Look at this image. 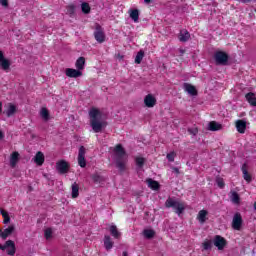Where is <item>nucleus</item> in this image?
Wrapping results in <instances>:
<instances>
[{
  "label": "nucleus",
  "instance_id": "e433bc0d",
  "mask_svg": "<svg viewBox=\"0 0 256 256\" xmlns=\"http://www.w3.org/2000/svg\"><path fill=\"white\" fill-rule=\"evenodd\" d=\"M202 247L205 251H209V249H212L213 247V241L211 240H205L203 243H202Z\"/></svg>",
  "mask_w": 256,
  "mask_h": 256
},
{
  "label": "nucleus",
  "instance_id": "4468645a",
  "mask_svg": "<svg viewBox=\"0 0 256 256\" xmlns=\"http://www.w3.org/2000/svg\"><path fill=\"white\" fill-rule=\"evenodd\" d=\"M7 117H13L17 113V106L13 103H8V108L3 112Z\"/></svg>",
  "mask_w": 256,
  "mask_h": 256
},
{
  "label": "nucleus",
  "instance_id": "6ab92c4d",
  "mask_svg": "<svg viewBox=\"0 0 256 256\" xmlns=\"http://www.w3.org/2000/svg\"><path fill=\"white\" fill-rule=\"evenodd\" d=\"M13 231H15V226L10 225L8 228L4 229L3 232L0 230V237H2V239H7Z\"/></svg>",
  "mask_w": 256,
  "mask_h": 256
},
{
  "label": "nucleus",
  "instance_id": "4c0bfd02",
  "mask_svg": "<svg viewBox=\"0 0 256 256\" xmlns=\"http://www.w3.org/2000/svg\"><path fill=\"white\" fill-rule=\"evenodd\" d=\"M92 180L94 181V183H101L103 181V177L99 174H93Z\"/></svg>",
  "mask_w": 256,
  "mask_h": 256
},
{
  "label": "nucleus",
  "instance_id": "aec40b11",
  "mask_svg": "<svg viewBox=\"0 0 256 256\" xmlns=\"http://www.w3.org/2000/svg\"><path fill=\"white\" fill-rule=\"evenodd\" d=\"M114 242L111 241V236L105 235L104 236V247L106 251H111L113 249Z\"/></svg>",
  "mask_w": 256,
  "mask_h": 256
},
{
  "label": "nucleus",
  "instance_id": "09e8293b",
  "mask_svg": "<svg viewBox=\"0 0 256 256\" xmlns=\"http://www.w3.org/2000/svg\"><path fill=\"white\" fill-rule=\"evenodd\" d=\"M172 169H173L174 173H177V175H179V168L173 167Z\"/></svg>",
  "mask_w": 256,
  "mask_h": 256
},
{
  "label": "nucleus",
  "instance_id": "f3484780",
  "mask_svg": "<svg viewBox=\"0 0 256 256\" xmlns=\"http://www.w3.org/2000/svg\"><path fill=\"white\" fill-rule=\"evenodd\" d=\"M17 163H19V152L15 151L10 156V167L15 169V167H17Z\"/></svg>",
  "mask_w": 256,
  "mask_h": 256
},
{
  "label": "nucleus",
  "instance_id": "f704fd0d",
  "mask_svg": "<svg viewBox=\"0 0 256 256\" xmlns=\"http://www.w3.org/2000/svg\"><path fill=\"white\" fill-rule=\"evenodd\" d=\"M143 235L146 239H153L155 237V230L145 229Z\"/></svg>",
  "mask_w": 256,
  "mask_h": 256
},
{
  "label": "nucleus",
  "instance_id": "ea45409f",
  "mask_svg": "<svg viewBox=\"0 0 256 256\" xmlns=\"http://www.w3.org/2000/svg\"><path fill=\"white\" fill-rule=\"evenodd\" d=\"M44 235L46 239H51L53 236V230L51 228H47L44 232Z\"/></svg>",
  "mask_w": 256,
  "mask_h": 256
},
{
  "label": "nucleus",
  "instance_id": "de8ad7c7",
  "mask_svg": "<svg viewBox=\"0 0 256 256\" xmlns=\"http://www.w3.org/2000/svg\"><path fill=\"white\" fill-rule=\"evenodd\" d=\"M239 3H251V0H237Z\"/></svg>",
  "mask_w": 256,
  "mask_h": 256
},
{
  "label": "nucleus",
  "instance_id": "9b49d317",
  "mask_svg": "<svg viewBox=\"0 0 256 256\" xmlns=\"http://www.w3.org/2000/svg\"><path fill=\"white\" fill-rule=\"evenodd\" d=\"M65 73L67 77H70L73 79H77V77L83 76V72H81L79 69L67 68Z\"/></svg>",
  "mask_w": 256,
  "mask_h": 256
},
{
  "label": "nucleus",
  "instance_id": "a19ab883",
  "mask_svg": "<svg viewBox=\"0 0 256 256\" xmlns=\"http://www.w3.org/2000/svg\"><path fill=\"white\" fill-rule=\"evenodd\" d=\"M67 13L68 15H75V5H69L67 6Z\"/></svg>",
  "mask_w": 256,
  "mask_h": 256
},
{
  "label": "nucleus",
  "instance_id": "9d476101",
  "mask_svg": "<svg viewBox=\"0 0 256 256\" xmlns=\"http://www.w3.org/2000/svg\"><path fill=\"white\" fill-rule=\"evenodd\" d=\"M78 165H80V167H82V168L87 167V160H85V146H81L79 148Z\"/></svg>",
  "mask_w": 256,
  "mask_h": 256
},
{
  "label": "nucleus",
  "instance_id": "dca6fc26",
  "mask_svg": "<svg viewBox=\"0 0 256 256\" xmlns=\"http://www.w3.org/2000/svg\"><path fill=\"white\" fill-rule=\"evenodd\" d=\"M236 129L238 133H245V130L247 129V122L245 120H237L236 121Z\"/></svg>",
  "mask_w": 256,
  "mask_h": 256
},
{
  "label": "nucleus",
  "instance_id": "412c9836",
  "mask_svg": "<svg viewBox=\"0 0 256 256\" xmlns=\"http://www.w3.org/2000/svg\"><path fill=\"white\" fill-rule=\"evenodd\" d=\"M221 129H223V125H221L215 121H211L208 124L209 131H221Z\"/></svg>",
  "mask_w": 256,
  "mask_h": 256
},
{
  "label": "nucleus",
  "instance_id": "b1692460",
  "mask_svg": "<svg viewBox=\"0 0 256 256\" xmlns=\"http://www.w3.org/2000/svg\"><path fill=\"white\" fill-rule=\"evenodd\" d=\"M190 37H191V34H189V31L182 30L179 35V41H181L182 43H187Z\"/></svg>",
  "mask_w": 256,
  "mask_h": 256
},
{
  "label": "nucleus",
  "instance_id": "a18cd8bd",
  "mask_svg": "<svg viewBox=\"0 0 256 256\" xmlns=\"http://www.w3.org/2000/svg\"><path fill=\"white\" fill-rule=\"evenodd\" d=\"M2 7H9V0H0Z\"/></svg>",
  "mask_w": 256,
  "mask_h": 256
},
{
  "label": "nucleus",
  "instance_id": "0eeeda50",
  "mask_svg": "<svg viewBox=\"0 0 256 256\" xmlns=\"http://www.w3.org/2000/svg\"><path fill=\"white\" fill-rule=\"evenodd\" d=\"M213 245H215L218 251H223L227 247V240L221 235L214 236Z\"/></svg>",
  "mask_w": 256,
  "mask_h": 256
},
{
  "label": "nucleus",
  "instance_id": "a878e982",
  "mask_svg": "<svg viewBox=\"0 0 256 256\" xmlns=\"http://www.w3.org/2000/svg\"><path fill=\"white\" fill-rule=\"evenodd\" d=\"M130 18L134 21V23H139V10L138 9H132L129 11Z\"/></svg>",
  "mask_w": 256,
  "mask_h": 256
},
{
  "label": "nucleus",
  "instance_id": "49530a36",
  "mask_svg": "<svg viewBox=\"0 0 256 256\" xmlns=\"http://www.w3.org/2000/svg\"><path fill=\"white\" fill-rule=\"evenodd\" d=\"M5 56L3 55V51H0V63L1 61H4Z\"/></svg>",
  "mask_w": 256,
  "mask_h": 256
},
{
  "label": "nucleus",
  "instance_id": "2eb2a0df",
  "mask_svg": "<svg viewBox=\"0 0 256 256\" xmlns=\"http://www.w3.org/2000/svg\"><path fill=\"white\" fill-rule=\"evenodd\" d=\"M34 163H36V165H38L39 167H41V165H43V163H45V155L43 154V152L38 151L34 157Z\"/></svg>",
  "mask_w": 256,
  "mask_h": 256
},
{
  "label": "nucleus",
  "instance_id": "6e6d98bb",
  "mask_svg": "<svg viewBox=\"0 0 256 256\" xmlns=\"http://www.w3.org/2000/svg\"><path fill=\"white\" fill-rule=\"evenodd\" d=\"M254 211H256V202H254Z\"/></svg>",
  "mask_w": 256,
  "mask_h": 256
},
{
  "label": "nucleus",
  "instance_id": "4be33fe9",
  "mask_svg": "<svg viewBox=\"0 0 256 256\" xmlns=\"http://www.w3.org/2000/svg\"><path fill=\"white\" fill-rule=\"evenodd\" d=\"M242 173H243V178L247 183H251L253 181V178L251 177V174H249V171H247V164L242 165Z\"/></svg>",
  "mask_w": 256,
  "mask_h": 256
},
{
  "label": "nucleus",
  "instance_id": "cd10ccee",
  "mask_svg": "<svg viewBox=\"0 0 256 256\" xmlns=\"http://www.w3.org/2000/svg\"><path fill=\"white\" fill-rule=\"evenodd\" d=\"M230 199L232 203H235L236 205H239V203H241V198L239 197V193H237L236 191L231 192Z\"/></svg>",
  "mask_w": 256,
  "mask_h": 256
},
{
  "label": "nucleus",
  "instance_id": "39448f33",
  "mask_svg": "<svg viewBox=\"0 0 256 256\" xmlns=\"http://www.w3.org/2000/svg\"><path fill=\"white\" fill-rule=\"evenodd\" d=\"M5 249H8L7 255H15L17 251V248L15 247V242L13 240H7L4 245L0 244V250L5 251Z\"/></svg>",
  "mask_w": 256,
  "mask_h": 256
},
{
  "label": "nucleus",
  "instance_id": "3c124183",
  "mask_svg": "<svg viewBox=\"0 0 256 256\" xmlns=\"http://www.w3.org/2000/svg\"><path fill=\"white\" fill-rule=\"evenodd\" d=\"M5 138V134H3V131L0 130V141L1 139H4Z\"/></svg>",
  "mask_w": 256,
  "mask_h": 256
},
{
  "label": "nucleus",
  "instance_id": "79ce46f5",
  "mask_svg": "<svg viewBox=\"0 0 256 256\" xmlns=\"http://www.w3.org/2000/svg\"><path fill=\"white\" fill-rule=\"evenodd\" d=\"M188 133H189L190 135H193V137H195V135H197V133H199V129H197V127L188 128Z\"/></svg>",
  "mask_w": 256,
  "mask_h": 256
},
{
  "label": "nucleus",
  "instance_id": "6e6552de",
  "mask_svg": "<svg viewBox=\"0 0 256 256\" xmlns=\"http://www.w3.org/2000/svg\"><path fill=\"white\" fill-rule=\"evenodd\" d=\"M243 225V217L241 216V213L237 212L232 220V228L235 229V231H241V226Z\"/></svg>",
  "mask_w": 256,
  "mask_h": 256
},
{
  "label": "nucleus",
  "instance_id": "c756f323",
  "mask_svg": "<svg viewBox=\"0 0 256 256\" xmlns=\"http://www.w3.org/2000/svg\"><path fill=\"white\" fill-rule=\"evenodd\" d=\"M77 197H79V184L74 182L72 184V199H77Z\"/></svg>",
  "mask_w": 256,
  "mask_h": 256
},
{
  "label": "nucleus",
  "instance_id": "c03bdc74",
  "mask_svg": "<svg viewBox=\"0 0 256 256\" xmlns=\"http://www.w3.org/2000/svg\"><path fill=\"white\" fill-rule=\"evenodd\" d=\"M175 152H170V153H168L167 154V159H168V161H170L171 163H173V161H175Z\"/></svg>",
  "mask_w": 256,
  "mask_h": 256
},
{
  "label": "nucleus",
  "instance_id": "5fc2aeb1",
  "mask_svg": "<svg viewBox=\"0 0 256 256\" xmlns=\"http://www.w3.org/2000/svg\"><path fill=\"white\" fill-rule=\"evenodd\" d=\"M181 55L185 53V50H180Z\"/></svg>",
  "mask_w": 256,
  "mask_h": 256
},
{
  "label": "nucleus",
  "instance_id": "2f4dec72",
  "mask_svg": "<svg viewBox=\"0 0 256 256\" xmlns=\"http://www.w3.org/2000/svg\"><path fill=\"white\" fill-rule=\"evenodd\" d=\"M40 116L43 119V121H49V119H51V117L49 115V110H47V108L41 109Z\"/></svg>",
  "mask_w": 256,
  "mask_h": 256
},
{
  "label": "nucleus",
  "instance_id": "1a4fd4ad",
  "mask_svg": "<svg viewBox=\"0 0 256 256\" xmlns=\"http://www.w3.org/2000/svg\"><path fill=\"white\" fill-rule=\"evenodd\" d=\"M94 37L98 43H103L105 41V32L99 24L96 25Z\"/></svg>",
  "mask_w": 256,
  "mask_h": 256
},
{
  "label": "nucleus",
  "instance_id": "72a5a7b5",
  "mask_svg": "<svg viewBox=\"0 0 256 256\" xmlns=\"http://www.w3.org/2000/svg\"><path fill=\"white\" fill-rule=\"evenodd\" d=\"M0 65L2 67V69L4 71H9L10 67H11V62L9 60H7L6 58H4L1 62Z\"/></svg>",
  "mask_w": 256,
  "mask_h": 256
},
{
  "label": "nucleus",
  "instance_id": "ddd939ff",
  "mask_svg": "<svg viewBox=\"0 0 256 256\" xmlns=\"http://www.w3.org/2000/svg\"><path fill=\"white\" fill-rule=\"evenodd\" d=\"M183 89L186 93H188V95H191L192 97L197 96V88H195V86H193L192 84L184 83Z\"/></svg>",
  "mask_w": 256,
  "mask_h": 256
},
{
  "label": "nucleus",
  "instance_id": "20e7f679",
  "mask_svg": "<svg viewBox=\"0 0 256 256\" xmlns=\"http://www.w3.org/2000/svg\"><path fill=\"white\" fill-rule=\"evenodd\" d=\"M214 61L216 65H227L229 63V54L223 51H216L214 53Z\"/></svg>",
  "mask_w": 256,
  "mask_h": 256
},
{
  "label": "nucleus",
  "instance_id": "bb28decb",
  "mask_svg": "<svg viewBox=\"0 0 256 256\" xmlns=\"http://www.w3.org/2000/svg\"><path fill=\"white\" fill-rule=\"evenodd\" d=\"M75 65L76 69L83 71V69H85V57H79Z\"/></svg>",
  "mask_w": 256,
  "mask_h": 256
},
{
  "label": "nucleus",
  "instance_id": "393cba45",
  "mask_svg": "<svg viewBox=\"0 0 256 256\" xmlns=\"http://www.w3.org/2000/svg\"><path fill=\"white\" fill-rule=\"evenodd\" d=\"M207 210H200L197 219L200 223H205L207 221Z\"/></svg>",
  "mask_w": 256,
  "mask_h": 256
},
{
  "label": "nucleus",
  "instance_id": "5701e85b",
  "mask_svg": "<svg viewBox=\"0 0 256 256\" xmlns=\"http://www.w3.org/2000/svg\"><path fill=\"white\" fill-rule=\"evenodd\" d=\"M246 100L252 107H256V96L255 93L249 92L245 95Z\"/></svg>",
  "mask_w": 256,
  "mask_h": 256
},
{
  "label": "nucleus",
  "instance_id": "c85d7f7f",
  "mask_svg": "<svg viewBox=\"0 0 256 256\" xmlns=\"http://www.w3.org/2000/svg\"><path fill=\"white\" fill-rule=\"evenodd\" d=\"M110 233L114 239H119V237H121V232L117 230V226L115 225L110 226Z\"/></svg>",
  "mask_w": 256,
  "mask_h": 256
},
{
  "label": "nucleus",
  "instance_id": "58836bf2",
  "mask_svg": "<svg viewBox=\"0 0 256 256\" xmlns=\"http://www.w3.org/2000/svg\"><path fill=\"white\" fill-rule=\"evenodd\" d=\"M136 165L140 168L143 167V165H145V158L143 157L136 158Z\"/></svg>",
  "mask_w": 256,
  "mask_h": 256
},
{
  "label": "nucleus",
  "instance_id": "423d86ee",
  "mask_svg": "<svg viewBox=\"0 0 256 256\" xmlns=\"http://www.w3.org/2000/svg\"><path fill=\"white\" fill-rule=\"evenodd\" d=\"M71 168V165L69 162L65 160H60L56 162V170L60 175H65V173H69V169Z\"/></svg>",
  "mask_w": 256,
  "mask_h": 256
},
{
  "label": "nucleus",
  "instance_id": "473e14b6",
  "mask_svg": "<svg viewBox=\"0 0 256 256\" xmlns=\"http://www.w3.org/2000/svg\"><path fill=\"white\" fill-rule=\"evenodd\" d=\"M81 9L82 13H84L85 15H89V13H91V6H89V3L87 2H83L81 4Z\"/></svg>",
  "mask_w": 256,
  "mask_h": 256
},
{
  "label": "nucleus",
  "instance_id": "a211bd4d",
  "mask_svg": "<svg viewBox=\"0 0 256 256\" xmlns=\"http://www.w3.org/2000/svg\"><path fill=\"white\" fill-rule=\"evenodd\" d=\"M146 183H147V185H148V187H149L150 189H153V191H159V189H160V187H161V185L159 184V182H157V181H155V180H153V179H151V178H148V179L146 180Z\"/></svg>",
  "mask_w": 256,
  "mask_h": 256
},
{
  "label": "nucleus",
  "instance_id": "864d4df0",
  "mask_svg": "<svg viewBox=\"0 0 256 256\" xmlns=\"http://www.w3.org/2000/svg\"><path fill=\"white\" fill-rule=\"evenodd\" d=\"M144 3H151V0H144Z\"/></svg>",
  "mask_w": 256,
  "mask_h": 256
},
{
  "label": "nucleus",
  "instance_id": "f257e3e1",
  "mask_svg": "<svg viewBox=\"0 0 256 256\" xmlns=\"http://www.w3.org/2000/svg\"><path fill=\"white\" fill-rule=\"evenodd\" d=\"M88 115L90 119V127L94 133H101V131L107 127V122L102 120L103 113H101V110L98 108H90Z\"/></svg>",
  "mask_w": 256,
  "mask_h": 256
},
{
  "label": "nucleus",
  "instance_id": "f03ea898",
  "mask_svg": "<svg viewBox=\"0 0 256 256\" xmlns=\"http://www.w3.org/2000/svg\"><path fill=\"white\" fill-rule=\"evenodd\" d=\"M114 153L116 157V167L123 173V171H125V165H127V152H125L123 145L118 144L114 148Z\"/></svg>",
  "mask_w": 256,
  "mask_h": 256
},
{
  "label": "nucleus",
  "instance_id": "8fccbe9b",
  "mask_svg": "<svg viewBox=\"0 0 256 256\" xmlns=\"http://www.w3.org/2000/svg\"><path fill=\"white\" fill-rule=\"evenodd\" d=\"M3 113V102L0 101V115Z\"/></svg>",
  "mask_w": 256,
  "mask_h": 256
},
{
  "label": "nucleus",
  "instance_id": "603ef678",
  "mask_svg": "<svg viewBox=\"0 0 256 256\" xmlns=\"http://www.w3.org/2000/svg\"><path fill=\"white\" fill-rule=\"evenodd\" d=\"M122 256H129V254L127 253V251H124Z\"/></svg>",
  "mask_w": 256,
  "mask_h": 256
},
{
  "label": "nucleus",
  "instance_id": "f8f14e48",
  "mask_svg": "<svg viewBox=\"0 0 256 256\" xmlns=\"http://www.w3.org/2000/svg\"><path fill=\"white\" fill-rule=\"evenodd\" d=\"M144 104L146 105V107L152 108L157 105V98H155L153 94H148L144 98Z\"/></svg>",
  "mask_w": 256,
  "mask_h": 256
},
{
  "label": "nucleus",
  "instance_id": "37998d69",
  "mask_svg": "<svg viewBox=\"0 0 256 256\" xmlns=\"http://www.w3.org/2000/svg\"><path fill=\"white\" fill-rule=\"evenodd\" d=\"M216 183L220 189H223V187H225V182L223 181V178H217Z\"/></svg>",
  "mask_w": 256,
  "mask_h": 256
},
{
  "label": "nucleus",
  "instance_id": "7ed1b4c3",
  "mask_svg": "<svg viewBox=\"0 0 256 256\" xmlns=\"http://www.w3.org/2000/svg\"><path fill=\"white\" fill-rule=\"evenodd\" d=\"M165 207L167 209H174L177 215H181L185 211V204L183 202H179L171 197H169L165 202Z\"/></svg>",
  "mask_w": 256,
  "mask_h": 256
},
{
  "label": "nucleus",
  "instance_id": "7c9ffc66",
  "mask_svg": "<svg viewBox=\"0 0 256 256\" xmlns=\"http://www.w3.org/2000/svg\"><path fill=\"white\" fill-rule=\"evenodd\" d=\"M0 213H1L2 217L4 218L3 223L5 225H7V223L11 222V217H9V213L7 211H5L3 208H0Z\"/></svg>",
  "mask_w": 256,
  "mask_h": 256
},
{
  "label": "nucleus",
  "instance_id": "c9c22d12",
  "mask_svg": "<svg viewBox=\"0 0 256 256\" xmlns=\"http://www.w3.org/2000/svg\"><path fill=\"white\" fill-rule=\"evenodd\" d=\"M145 57V52L143 50H140L136 57H135V63L137 65H140L141 61H143V58Z\"/></svg>",
  "mask_w": 256,
  "mask_h": 256
}]
</instances>
